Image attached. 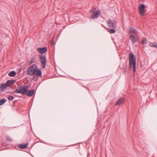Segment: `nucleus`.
<instances>
[{
  "label": "nucleus",
  "instance_id": "423d86ee",
  "mask_svg": "<svg viewBox=\"0 0 157 157\" xmlns=\"http://www.w3.org/2000/svg\"><path fill=\"white\" fill-rule=\"evenodd\" d=\"M145 8V5L142 4H141L139 8V10L140 12V14L141 16H143L144 15L145 12L144 9Z\"/></svg>",
  "mask_w": 157,
  "mask_h": 157
},
{
  "label": "nucleus",
  "instance_id": "4be33fe9",
  "mask_svg": "<svg viewBox=\"0 0 157 157\" xmlns=\"http://www.w3.org/2000/svg\"><path fill=\"white\" fill-rule=\"evenodd\" d=\"M34 62V59L33 58H32L31 59L30 61V60L28 61V63L29 64H31L32 63H33Z\"/></svg>",
  "mask_w": 157,
  "mask_h": 157
},
{
  "label": "nucleus",
  "instance_id": "b1692460",
  "mask_svg": "<svg viewBox=\"0 0 157 157\" xmlns=\"http://www.w3.org/2000/svg\"><path fill=\"white\" fill-rule=\"evenodd\" d=\"M123 71V72H124V73H126L127 72V71L125 70L124 69Z\"/></svg>",
  "mask_w": 157,
  "mask_h": 157
},
{
  "label": "nucleus",
  "instance_id": "6ab92c4d",
  "mask_svg": "<svg viewBox=\"0 0 157 157\" xmlns=\"http://www.w3.org/2000/svg\"><path fill=\"white\" fill-rule=\"evenodd\" d=\"M109 32L110 34H113L115 33L116 30L114 29H110Z\"/></svg>",
  "mask_w": 157,
  "mask_h": 157
},
{
  "label": "nucleus",
  "instance_id": "bb28decb",
  "mask_svg": "<svg viewBox=\"0 0 157 157\" xmlns=\"http://www.w3.org/2000/svg\"><path fill=\"white\" fill-rule=\"evenodd\" d=\"M124 68H126V65H125V67H124Z\"/></svg>",
  "mask_w": 157,
  "mask_h": 157
},
{
  "label": "nucleus",
  "instance_id": "1a4fd4ad",
  "mask_svg": "<svg viewBox=\"0 0 157 157\" xmlns=\"http://www.w3.org/2000/svg\"><path fill=\"white\" fill-rule=\"evenodd\" d=\"M16 80H8L5 83L6 85L7 86H10L13 84L15 82Z\"/></svg>",
  "mask_w": 157,
  "mask_h": 157
},
{
  "label": "nucleus",
  "instance_id": "f3484780",
  "mask_svg": "<svg viewBox=\"0 0 157 157\" xmlns=\"http://www.w3.org/2000/svg\"><path fill=\"white\" fill-rule=\"evenodd\" d=\"M7 101L6 99H2L0 100V105H2L5 103Z\"/></svg>",
  "mask_w": 157,
  "mask_h": 157
},
{
  "label": "nucleus",
  "instance_id": "c85d7f7f",
  "mask_svg": "<svg viewBox=\"0 0 157 157\" xmlns=\"http://www.w3.org/2000/svg\"><path fill=\"white\" fill-rule=\"evenodd\" d=\"M38 77H37V79H36V80H37V79H38Z\"/></svg>",
  "mask_w": 157,
  "mask_h": 157
},
{
  "label": "nucleus",
  "instance_id": "39448f33",
  "mask_svg": "<svg viewBox=\"0 0 157 157\" xmlns=\"http://www.w3.org/2000/svg\"><path fill=\"white\" fill-rule=\"evenodd\" d=\"M40 62H41L42 67L45 69L46 63V56L44 55H40L39 57Z\"/></svg>",
  "mask_w": 157,
  "mask_h": 157
},
{
  "label": "nucleus",
  "instance_id": "dca6fc26",
  "mask_svg": "<svg viewBox=\"0 0 157 157\" xmlns=\"http://www.w3.org/2000/svg\"><path fill=\"white\" fill-rule=\"evenodd\" d=\"M149 45L151 47H155L157 48V44L155 42L150 43Z\"/></svg>",
  "mask_w": 157,
  "mask_h": 157
},
{
  "label": "nucleus",
  "instance_id": "393cba45",
  "mask_svg": "<svg viewBox=\"0 0 157 157\" xmlns=\"http://www.w3.org/2000/svg\"><path fill=\"white\" fill-rule=\"evenodd\" d=\"M13 99H8L10 100H13Z\"/></svg>",
  "mask_w": 157,
  "mask_h": 157
},
{
  "label": "nucleus",
  "instance_id": "412c9836",
  "mask_svg": "<svg viewBox=\"0 0 157 157\" xmlns=\"http://www.w3.org/2000/svg\"><path fill=\"white\" fill-rule=\"evenodd\" d=\"M129 29L130 31H134L137 32V31L136 30V29L132 27H129Z\"/></svg>",
  "mask_w": 157,
  "mask_h": 157
},
{
  "label": "nucleus",
  "instance_id": "5701e85b",
  "mask_svg": "<svg viewBox=\"0 0 157 157\" xmlns=\"http://www.w3.org/2000/svg\"><path fill=\"white\" fill-rule=\"evenodd\" d=\"M8 98H14L13 96H10L8 97Z\"/></svg>",
  "mask_w": 157,
  "mask_h": 157
},
{
  "label": "nucleus",
  "instance_id": "a878e982",
  "mask_svg": "<svg viewBox=\"0 0 157 157\" xmlns=\"http://www.w3.org/2000/svg\"><path fill=\"white\" fill-rule=\"evenodd\" d=\"M146 101H147H147H148V100H147V99H146Z\"/></svg>",
  "mask_w": 157,
  "mask_h": 157
},
{
  "label": "nucleus",
  "instance_id": "9b49d317",
  "mask_svg": "<svg viewBox=\"0 0 157 157\" xmlns=\"http://www.w3.org/2000/svg\"><path fill=\"white\" fill-rule=\"evenodd\" d=\"M34 92V90H31L29 91H27V92H26L25 95L28 96H31L33 95Z\"/></svg>",
  "mask_w": 157,
  "mask_h": 157
},
{
  "label": "nucleus",
  "instance_id": "6e6552de",
  "mask_svg": "<svg viewBox=\"0 0 157 157\" xmlns=\"http://www.w3.org/2000/svg\"><path fill=\"white\" fill-rule=\"evenodd\" d=\"M6 85L5 83H3L0 85V92L4 91L6 89L7 86Z\"/></svg>",
  "mask_w": 157,
  "mask_h": 157
},
{
  "label": "nucleus",
  "instance_id": "a211bd4d",
  "mask_svg": "<svg viewBox=\"0 0 157 157\" xmlns=\"http://www.w3.org/2000/svg\"><path fill=\"white\" fill-rule=\"evenodd\" d=\"M141 43L142 44H147V39L146 38H144L142 40Z\"/></svg>",
  "mask_w": 157,
  "mask_h": 157
},
{
  "label": "nucleus",
  "instance_id": "f03ea898",
  "mask_svg": "<svg viewBox=\"0 0 157 157\" xmlns=\"http://www.w3.org/2000/svg\"><path fill=\"white\" fill-rule=\"evenodd\" d=\"M136 57L133 53L131 52L129 54V67H133V71L136 72Z\"/></svg>",
  "mask_w": 157,
  "mask_h": 157
},
{
  "label": "nucleus",
  "instance_id": "9d476101",
  "mask_svg": "<svg viewBox=\"0 0 157 157\" xmlns=\"http://www.w3.org/2000/svg\"><path fill=\"white\" fill-rule=\"evenodd\" d=\"M125 99H119L116 103L115 104V106L120 105L123 103L125 101Z\"/></svg>",
  "mask_w": 157,
  "mask_h": 157
},
{
  "label": "nucleus",
  "instance_id": "f257e3e1",
  "mask_svg": "<svg viewBox=\"0 0 157 157\" xmlns=\"http://www.w3.org/2000/svg\"><path fill=\"white\" fill-rule=\"evenodd\" d=\"M27 74L30 76L35 75L40 77L42 76V71L37 68V65L36 64H33L28 68Z\"/></svg>",
  "mask_w": 157,
  "mask_h": 157
},
{
  "label": "nucleus",
  "instance_id": "4468645a",
  "mask_svg": "<svg viewBox=\"0 0 157 157\" xmlns=\"http://www.w3.org/2000/svg\"><path fill=\"white\" fill-rule=\"evenodd\" d=\"M107 23L109 24V26L110 27L113 28L114 27V23L112 21L111 19H109L107 21Z\"/></svg>",
  "mask_w": 157,
  "mask_h": 157
},
{
  "label": "nucleus",
  "instance_id": "2eb2a0df",
  "mask_svg": "<svg viewBox=\"0 0 157 157\" xmlns=\"http://www.w3.org/2000/svg\"><path fill=\"white\" fill-rule=\"evenodd\" d=\"M16 74V72L13 71L10 72L8 74V75L11 77H13L15 76Z\"/></svg>",
  "mask_w": 157,
  "mask_h": 157
},
{
  "label": "nucleus",
  "instance_id": "20e7f679",
  "mask_svg": "<svg viewBox=\"0 0 157 157\" xmlns=\"http://www.w3.org/2000/svg\"><path fill=\"white\" fill-rule=\"evenodd\" d=\"M92 14V19H96L97 18L101 15V11L99 10H96L95 8H94L90 10Z\"/></svg>",
  "mask_w": 157,
  "mask_h": 157
},
{
  "label": "nucleus",
  "instance_id": "cd10ccee",
  "mask_svg": "<svg viewBox=\"0 0 157 157\" xmlns=\"http://www.w3.org/2000/svg\"><path fill=\"white\" fill-rule=\"evenodd\" d=\"M14 103H15V101H14L13 102Z\"/></svg>",
  "mask_w": 157,
  "mask_h": 157
},
{
  "label": "nucleus",
  "instance_id": "f8f14e48",
  "mask_svg": "<svg viewBox=\"0 0 157 157\" xmlns=\"http://www.w3.org/2000/svg\"><path fill=\"white\" fill-rule=\"evenodd\" d=\"M28 144H20L18 145V147L20 148L21 149H25L27 148L28 147Z\"/></svg>",
  "mask_w": 157,
  "mask_h": 157
},
{
  "label": "nucleus",
  "instance_id": "0eeeda50",
  "mask_svg": "<svg viewBox=\"0 0 157 157\" xmlns=\"http://www.w3.org/2000/svg\"><path fill=\"white\" fill-rule=\"evenodd\" d=\"M37 50L41 54H43L45 53L47 50V48L46 47H44L42 48H37Z\"/></svg>",
  "mask_w": 157,
  "mask_h": 157
},
{
  "label": "nucleus",
  "instance_id": "aec40b11",
  "mask_svg": "<svg viewBox=\"0 0 157 157\" xmlns=\"http://www.w3.org/2000/svg\"><path fill=\"white\" fill-rule=\"evenodd\" d=\"M7 140L9 142H12L13 141L12 139L9 136L6 137Z\"/></svg>",
  "mask_w": 157,
  "mask_h": 157
},
{
  "label": "nucleus",
  "instance_id": "c756f323",
  "mask_svg": "<svg viewBox=\"0 0 157 157\" xmlns=\"http://www.w3.org/2000/svg\"><path fill=\"white\" fill-rule=\"evenodd\" d=\"M122 98V97H121V98Z\"/></svg>",
  "mask_w": 157,
  "mask_h": 157
},
{
  "label": "nucleus",
  "instance_id": "7ed1b4c3",
  "mask_svg": "<svg viewBox=\"0 0 157 157\" xmlns=\"http://www.w3.org/2000/svg\"><path fill=\"white\" fill-rule=\"evenodd\" d=\"M28 89V86L23 85L17 87L16 89V91L18 93L21 94L23 95H24L25 94Z\"/></svg>",
  "mask_w": 157,
  "mask_h": 157
},
{
  "label": "nucleus",
  "instance_id": "ddd939ff",
  "mask_svg": "<svg viewBox=\"0 0 157 157\" xmlns=\"http://www.w3.org/2000/svg\"><path fill=\"white\" fill-rule=\"evenodd\" d=\"M130 38L132 42L134 44L137 42V40L135 38V36L134 35H130Z\"/></svg>",
  "mask_w": 157,
  "mask_h": 157
}]
</instances>
